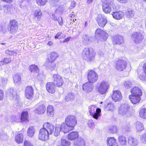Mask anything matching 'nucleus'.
Returning a JSON list of instances; mask_svg holds the SVG:
<instances>
[{"mask_svg":"<svg viewBox=\"0 0 146 146\" xmlns=\"http://www.w3.org/2000/svg\"><path fill=\"white\" fill-rule=\"evenodd\" d=\"M56 21H57L59 25L61 26L63 24L62 19V18H58Z\"/></svg>","mask_w":146,"mask_h":146,"instance_id":"69168bd1","label":"nucleus"},{"mask_svg":"<svg viewBox=\"0 0 146 146\" xmlns=\"http://www.w3.org/2000/svg\"><path fill=\"white\" fill-rule=\"evenodd\" d=\"M82 42L86 44H88L90 40L88 36L86 35H84L82 37Z\"/></svg>","mask_w":146,"mask_h":146,"instance_id":"09e8293b","label":"nucleus"},{"mask_svg":"<svg viewBox=\"0 0 146 146\" xmlns=\"http://www.w3.org/2000/svg\"><path fill=\"white\" fill-rule=\"evenodd\" d=\"M95 34L96 38L99 37L101 41L102 42L106 41L108 36V35L106 32L100 29H97Z\"/></svg>","mask_w":146,"mask_h":146,"instance_id":"9d476101","label":"nucleus"},{"mask_svg":"<svg viewBox=\"0 0 146 146\" xmlns=\"http://www.w3.org/2000/svg\"><path fill=\"white\" fill-rule=\"evenodd\" d=\"M7 79L3 78L2 77H0V85L1 86H5L7 83Z\"/></svg>","mask_w":146,"mask_h":146,"instance_id":"603ef678","label":"nucleus"},{"mask_svg":"<svg viewBox=\"0 0 146 146\" xmlns=\"http://www.w3.org/2000/svg\"><path fill=\"white\" fill-rule=\"evenodd\" d=\"M139 113L141 117L144 119L146 118V109L145 108L141 109Z\"/></svg>","mask_w":146,"mask_h":146,"instance_id":"37998d69","label":"nucleus"},{"mask_svg":"<svg viewBox=\"0 0 146 146\" xmlns=\"http://www.w3.org/2000/svg\"><path fill=\"white\" fill-rule=\"evenodd\" d=\"M90 115L93 118L97 119L101 115V110L97 108L95 105H91L88 107Z\"/></svg>","mask_w":146,"mask_h":146,"instance_id":"423d86ee","label":"nucleus"},{"mask_svg":"<svg viewBox=\"0 0 146 146\" xmlns=\"http://www.w3.org/2000/svg\"><path fill=\"white\" fill-rule=\"evenodd\" d=\"M43 127L39 131L38 138L42 141H45L48 139L49 135L54 132V126L53 124L46 122L44 124Z\"/></svg>","mask_w":146,"mask_h":146,"instance_id":"f257e3e1","label":"nucleus"},{"mask_svg":"<svg viewBox=\"0 0 146 146\" xmlns=\"http://www.w3.org/2000/svg\"><path fill=\"white\" fill-rule=\"evenodd\" d=\"M143 38V35L139 32H134L132 35V38L136 44L140 43Z\"/></svg>","mask_w":146,"mask_h":146,"instance_id":"4468645a","label":"nucleus"},{"mask_svg":"<svg viewBox=\"0 0 146 146\" xmlns=\"http://www.w3.org/2000/svg\"><path fill=\"white\" fill-rule=\"evenodd\" d=\"M109 130L111 133H115L117 131V128L116 126H113L109 129Z\"/></svg>","mask_w":146,"mask_h":146,"instance_id":"13d9d810","label":"nucleus"},{"mask_svg":"<svg viewBox=\"0 0 146 146\" xmlns=\"http://www.w3.org/2000/svg\"><path fill=\"white\" fill-rule=\"evenodd\" d=\"M54 109L52 106H49L47 108V115L50 117L53 116L54 113Z\"/></svg>","mask_w":146,"mask_h":146,"instance_id":"473e14b6","label":"nucleus"},{"mask_svg":"<svg viewBox=\"0 0 146 146\" xmlns=\"http://www.w3.org/2000/svg\"><path fill=\"white\" fill-rule=\"evenodd\" d=\"M84 58L88 61H91L94 58L96 53L92 49L85 48L83 51Z\"/></svg>","mask_w":146,"mask_h":146,"instance_id":"20e7f679","label":"nucleus"},{"mask_svg":"<svg viewBox=\"0 0 146 146\" xmlns=\"http://www.w3.org/2000/svg\"><path fill=\"white\" fill-rule=\"evenodd\" d=\"M96 20L99 25L101 27H104L107 23L106 17L103 14L98 15Z\"/></svg>","mask_w":146,"mask_h":146,"instance_id":"9b49d317","label":"nucleus"},{"mask_svg":"<svg viewBox=\"0 0 146 146\" xmlns=\"http://www.w3.org/2000/svg\"><path fill=\"white\" fill-rule=\"evenodd\" d=\"M42 15V13L40 9L38 8L36 9L34 13V19L37 21L40 20Z\"/></svg>","mask_w":146,"mask_h":146,"instance_id":"7c9ffc66","label":"nucleus"},{"mask_svg":"<svg viewBox=\"0 0 146 146\" xmlns=\"http://www.w3.org/2000/svg\"><path fill=\"white\" fill-rule=\"evenodd\" d=\"M29 69L31 72L34 73L35 76H37L39 75V70L36 65H31L29 67Z\"/></svg>","mask_w":146,"mask_h":146,"instance_id":"bb28decb","label":"nucleus"},{"mask_svg":"<svg viewBox=\"0 0 146 146\" xmlns=\"http://www.w3.org/2000/svg\"><path fill=\"white\" fill-rule=\"evenodd\" d=\"M45 67L51 70L54 69L55 67L56 64L53 62L46 61L45 64Z\"/></svg>","mask_w":146,"mask_h":146,"instance_id":"e433bc0d","label":"nucleus"},{"mask_svg":"<svg viewBox=\"0 0 146 146\" xmlns=\"http://www.w3.org/2000/svg\"><path fill=\"white\" fill-rule=\"evenodd\" d=\"M103 4H110L111 6L112 9L113 10L116 9V6L114 3L113 0H102Z\"/></svg>","mask_w":146,"mask_h":146,"instance_id":"f704fd0d","label":"nucleus"},{"mask_svg":"<svg viewBox=\"0 0 146 146\" xmlns=\"http://www.w3.org/2000/svg\"><path fill=\"white\" fill-rule=\"evenodd\" d=\"M135 127L137 132H139L144 129V125L141 122H137L136 123Z\"/></svg>","mask_w":146,"mask_h":146,"instance_id":"58836bf2","label":"nucleus"},{"mask_svg":"<svg viewBox=\"0 0 146 146\" xmlns=\"http://www.w3.org/2000/svg\"><path fill=\"white\" fill-rule=\"evenodd\" d=\"M127 66L126 62L122 60L117 61L116 64V68L119 71H122L124 70Z\"/></svg>","mask_w":146,"mask_h":146,"instance_id":"2eb2a0df","label":"nucleus"},{"mask_svg":"<svg viewBox=\"0 0 146 146\" xmlns=\"http://www.w3.org/2000/svg\"><path fill=\"white\" fill-rule=\"evenodd\" d=\"M10 6L7 5H4L2 10L4 11V13H7L10 11Z\"/></svg>","mask_w":146,"mask_h":146,"instance_id":"5fc2aeb1","label":"nucleus"},{"mask_svg":"<svg viewBox=\"0 0 146 146\" xmlns=\"http://www.w3.org/2000/svg\"><path fill=\"white\" fill-rule=\"evenodd\" d=\"M129 105L127 104H121L118 108L119 114L124 117L128 116L130 115L129 111Z\"/></svg>","mask_w":146,"mask_h":146,"instance_id":"39448f33","label":"nucleus"},{"mask_svg":"<svg viewBox=\"0 0 146 146\" xmlns=\"http://www.w3.org/2000/svg\"><path fill=\"white\" fill-rule=\"evenodd\" d=\"M88 127L91 129H92L94 127V123L92 119L89 120L88 123Z\"/></svg>","mask_w":146,"mask_h":146,"instance_id":"052dcab7","label":"nucleus"},{"mask_svg":"<svg viewBox=\"0 0 146 146\" xmlns=\"http://www.w3.org/2000/svg\"><path fill=\"white\" fill-rule=\"evenodd\" d=\"M35 108V113L39 115L44 114L46 110L45 105L40 102L36 105Z\"/></svg>","mask_w":146,"mask_h":146,"instance_id":"ddd939ff","label":"nucleus"},{"mask_svg":"<svg viewBox=\"0 0 146 146\" xmlns=\"http://www.w3.org/2000/svg\"><path fill=\"white\" fill-rule=\"evenodd\" d=\"M8 138V136L5 134H2L0 136V139L2 140H6Z\"/></svg>","mask_w":146,"mask_h":146,"instance_id":"0e129e2a","label":"nucleus"},{"mask_svg":"<svg viewBox=\"0 0 146 146\" xmlns=\"http://www.w3.org/2000/svg\"><path fill=\"white\" fill-rule=\"evenodd\" d=\"M87 77L88 82L92 84L97 81L98 79V75L93 70H90L88 72Z\"/></svg>","mask_w":146,"mask_h":146,"instance_id":"1a4fd4ad","label":"nucleus"},{"mask_svg":"<svg viewBox=\"0 0 146 146\" xmlns=\"http://www.w3.org/2000/svg\"><path fill=\"white\" fill-rule=\"evenodd\" d=\"M141 87H134L131 90L130 92L132 94L141 96L142 94Z\"/></svg>","mask_w":146,"mask_h":146,"instance_id":"aec40b11","label":"nucleus"},{"mask_svg":"<svg viewBox=\"0 0 146 146\" xmlns=\"http://www.w3.org/2000/svg\"><path fill=\"white\" fill-rule=\"evenodd\" d=\"M79 136L78 133L76 131L70 132L68 135V138L70 141L74 140Z\"/></svg>","mask_w":146,"mask_h":146,"instance_id":"cd10ccee","label":"nucleus"},{"mask_svg":"<svg viewBox=\"0 0 146 146\" xmlns=\"http://www.w3.org/2000/svg\"><path fill=\"white\" fill-rule=\"evenodd\" d=\"M106 143L107 146H118L116 139L113 137H108Z\"/></svg>","mask_w":146,"mask_h":146,"instance_id":"a211bd4d","label":"nucleus"},{"mask_svg":"<svg viewBox=\"0 0 146 146\" xmlns=\"http://www.w3.org/2000/svg\"><path fill=\"white\" fill-rule=\"evenodd\" d=\"M128 142L129 145L133 146H134L137 144V139L132 137H128Z\"/></svg>","mask_w":146,"mask_h":146,"instance_id":"c9c22d12","label":"nucleus"},{"mask_svg":"<svg viewBox=\"0 0 146 146\" xmlns=\"http://www.w3.org/2000/svg\"><path fill=\"white\" fill-rule=\"evenodd\" d=\"M112 98L115 102L121 100L122 99V96L120 91L118 90L113 91Z\"/></svg>","mask_w":146,"mask_h":146,"instance_id":"f3484780","label":"nucleus"},{"mask_svg":"<svg viewBox=\"0 0 146 146\" xmlns=\"http://www.w3.org/2000/svg\"><path fill=\"white\" fill-rule=\"evenodd\" d=\"M23 136L22 134L20 133L17 135L15 136V140L17 143H20L23 141Z\"/></svg>","mask_w":146,"mask_h":146,"instance_id":"4c0bfd02","label":"nucleus"},{"mask_svg":"<svg viewBox=\"0 0 146 146\" xmlns=\"http://www.w3.org/2000/svg\"><path fill=\"white\" fill-rule=\"evenodd\" d=\"M109 82L105 80H103L97 86L98 92L102 95H106L109 88Z\"/></svg>","mask_w":146,"mask_h":146,"instance_id":"7ed1b4c3","label":"nucleus"},{"mask_svg":"<svg viewBox=\"0 0 146 146\" xmlns=\"http://www.w3.org/2000/svg\"><path fill=\"white\" fill-rule=\"evenodd\" d=\"M48 0H36V2L39 6H43L45 5Z\"/></svg>","mask_w":146,"mask_h":146,"instance_id":"49530a36","label":"nucleus"},{"mask_svg":"<svg viewBox=\"0 0 146 146\" xmlns=\"http://www.w3.org/2000/svg\"><path fill=\"white\" fill-rule=\"evenodd\" d=\"M134 15V12L132 10L129 9L126 13V15L127 18H131L133 17Z\"/></svg>","mask_w":146,"mask_h":146,"instance_id":"a18cd8bd","label":"nucleus"},{"mask_svg":"<svg viewBox=\"0 0 146 146\" xmlns=\"http://www.w3.org/2000/svg\"><path fill=\"white\" fill-rule=\"evenodd\" d=\"M75 98V95L73 93H68L65 98V100L68 102L72 100H74Z\"/></svg>","mask_w":146,"mask_h":146,"instance_id":"a19ab883","label":"nucleus"},{"mask_svg":"<svg viewBox=\"0 0 146 146\" xmlns=\"http://www.w3.org/2000/svg\"><path fill=\"white\" fill-rule=\"evenodd\" d=\"M102 9L104 13L106 14L110 13L113 9L111 6L110 4H103L102 5Z\"/></svg>","mask_w":146,"mask_h":146,"instance_id":"a878e982","label":"nucleus"},{"mask_svg":"<svg viewBox=\"0 0 146 146\" xmlns=\"http://www.w3.org/2000/svg\"><path fill=\"white\" fill-rule=\"evenodd\" d=\"M65 122L68 125L73 129L77 123V119L75 116L70 115L66 117Z\"/></svg>","mask_w":146,"mask_h":146,"instance_id":"0eeeda50","label":"nucleus"},{"mask_svg":"<svg viewBox=\"0 0 146 146\" xmlns=\"http://www.w3.org/2000/svg\"><path fill=\"white\" fill-rule=\"evenodd\" d=\"M139 78L141 80L143 81H146V74L144 73L143 72L139 76Z\"/></svg>","mask_w":146,"mask_h":146,"instance_id":"680f3d73","label":"nucleus"},{"mask_svg":"<svg viewBox=\"0 0 146 146\" xmlns=\"http://www.w3.org/2000/svg\"><path fill=\"white\" fill-rule=\"evenodd\" d=\"M123 85L124 87L127 89H129L132 86V82L129 80H127L124 82Z\"/></svg>","mask_w":146,"mask_h":146,"instance_id":"de8ad7c7","label":"nucleus"},{"mask_svg":"<svg viewBox=\"0 0 146 146\" xmlns=\"http://www.w3.org/2000/svg\"><path fill=\"white\" fill-rule=\"evenodd\" d=\"M14 82L15 84H19L21 83V79L20 76L18 74L15 75L13 78Z\"/></svg>","mask_w":146,"mask_h":146,"instance_id":"79ce46f5","label":"nucleus"},{"mask_svg":"<svg viewBox=\"0 0 146 146\" xmlns=\"http://www.w3.org/2000/svg\"><path fill=\"white\" fill-rule=\"evenodd\" d=\"M112 15L113 18L117 20H120L122 19L124 16V13L122 11L118 12H113Z\"/></svg>","mask_w":146,"mask_h":146,"instance_id":"393cba45","label":"nucleus"},{"mask_svg":"<svg viewBox=\"0 0 146 146\" xmlns=\"http://www.w3.org/2000/svg\"><path fill=\"white\" fill-rule=\"evenodd\" d=\"M106 109L107 110L112 111L114 109V106L112 103H109L106 107Z\"/></svg>","mask_w":146,"mask_h":146,"instance_id":"4d7b16f0","label":"nucleus"},{"mask_svg":"<svg viewBox=\"0 0 146 146\" xmlns=\"http://www.w3.org/2000/svg\"><path fill=\"white\" fill-rule=\"evenodd\" d=\"M18 23L15 20L11 21L10 22L9 27L8 28L9 31L12 33H15L18 30Z\"/></svg>","mask_w":146,"mask_h":146,"instance_id":"dca6fc26","label":"nucleus"},{"mask_svg":"<svg viewBox=\"0 0 146 146\" xmlns=\"http://www.w3.org/2000/svg\"><path fill=\"white\" fill-rule=\"evenodd\" d=\"M75 146H85V144L83 139L79 138L74 143Z\"/></svg>","mask_w":146,"mask_h":146,"instance_id":"72a5a7b5","label":"nucleus"},{"mask_svg":"<svg viewBox=\"0 0 146 146\" xmlns=\"http://www.w3.org/2000/svg\"><path fill=\"white\" fill-rule=\"evenodd\" d=\"M140 139L142 143L146 144V133L141 135L140 137Z\"/></svg>","mask_w":146,"mask_h":146,"instance_id":"6e6d98bb","label":"nucleus"},{"mask_svg":"<svg viewBox=\"0 0 146 146\" xmlns=\"http://www.w3.org/2000/svg\"><path fill=\"white\" fill-rule=\"evenodd\" d=\"M141 65L142 67L143 72L146 74V61L145 60L142 62Z\"/></svg>","mask_w":146,"mask_h":146,"instance_id":"bf43d9fd","label":"nucleus"},{"mask_svg":"<svg viewBox=\"0 0 146 146\" xmlns=\"http://www.w3.org/2000/svg\"><path fill=\"white\" fill-rule=\"evenodd\" d=\"M140 96L133 94L129 95V98L131 102L133 104L139 103L141 100Z\"/></svg>","mask_w":146,"mask_h":146,"instance_id":"4be33fe9","label":"nucleus"},{"mask_svg":"<svg viewBox=\"0 0 146 146\" xmlns=\"http://www.w3.org/2000/svg\"><path fill=\"white\" fill-rule=\"evenodd\" d=\"M11 58H4V60L0 62V65H3V64H8L11 62Z\"/></svg>","mask_w":146,"mask_h":146,"instance_id":"3c124183","label":"nucleus"},{"mask_svg":"<svg viewBox=\"0 0 146 146\" xmlns=\"http://www.w3.org/2000/svg\"><path fill=\"white\" fill-rule=\"evenodd\" d=\"M35 132V129L33 126L30 127L28 129L27 131L28 135L30 137H32Z\"/></svg>","mask_w":146,"mask_h":146,"instance_id":"c03bdc74","label":"nucleus"},{"mask_svg":"<svg viewBox=\"0 0 146 146\" xmlns=\"http://www.w3.org/2000/svg\"><path fill=\"white\" fill-rule=\"evenodd\" d=\"M83 89L86 92H89L92 91L93 88V84L89 82L84 84L82 86Z\"/></svg>","mask_w":146,"mask_h":146,"instance_id":"b1692460","label":"nucleus"},{"mask_svg":"<svg viewBox=\"0 0 146 146\" xmlns=\"http://www.w3.org/2000/svg\"><path fill=\"white\" fill-rule=\"evenodd\" d=\"M24 146H33L32 143L29 141H25L24 143Z\"/></svg>","mask_w":146,"mask_h":146,"instance_id":"e2e57ef3","label":"nucleus"},{"mask_svg":"<svg viewBox=\"0 0 146 146\" xmlns=\"http://www.w3.org/2000/svg\"><path fill=\"white\" fill-rule=\"evenodd\" d=\"M70 145V143L66 139H61L60 146H69Z\"/></svg>","mask_w":146,"mask_h":146,"instance_id":"8fccbe9b","label":"nucleus"},{"mask_svg":"<svg viewBox=\"0 0 146 146\" xmlns=\"http://www.w3.org/2000/svg\"><path fill=\"white\" fill-rule=\"evenodd\" d=\"M73 130L65 122V123H63L61 124L56 125L54 135L55 136H57L60 135L61 131L63 132L64 133H66L70 131Z\"/></svg>","mask_w":146,"mask_h":146,"instance_id":"f03ea898","label":"nucleus"},{"mask_svg":"<svg viewBox=\"0 0 146 146\" xmlns=\"http://www.w3.org/2000/svg\"><path fill=\"white\" fill-rule=\"evenodd\" d=\"M8 118H10L9 119L6 118V120L8 121H10L11 122H18L21 121L20 115H13L11 117L8 116Z\"/></svg>","mask_w":146,"mask_h":146,"instance_id":"c85d7f7f","label":"nucleus"},{"mask_svg":"<svg viewBox=\"0 0 146 146\" xmlns=\"http://www.w3.org/2000/svg\"><path fill=\"white\" fill-rule=\"evenodd\" d=\"M118 142L121 145H126L127 143V139L126 137L123 135H121L118 137L117 139Z\"/></svg>","mask_w":146,"mask_h":146,"instance_id":"2f4dec72","label":"nucleus"},{"mask_svg":"<svg viewBox=\"0 0 146 146\" xmlns=\"http://www.w3.org/2000/svg\"><path fill=\"white\" fill-rule=\"evenodd\" d=\"M113 43L114 44H120L124 42L123 37L119 35H117L113 36L112 38Z\"/></svg>","mask_w":146,"mask_h":146,"instance_id":"412c9836","label":"nucleus"},{"mask_svg":"<svg viewBox=\"0 0 146 146\" xmlns=\"http://www.w3.org/2000/svg\"><path fill=\"white\" fill-rule=\"evenodd\" d=\"M7 95L9 96L10 98L15 101L16 103H18L19 101V97L17 95L15 91H14L13 88H11L6 92Z\"/></svg>","mask_w":146,"mask_h":146,"instance_id":"6e6552de","label":"nucleus"},{"mask_svg":"<svg viewBox=\"0 0 146 146\" xmlns=\"http://www.w3.org/2000/svg\"><path fill=\"white\" fill-rule=\"evenodd\" d=\"M20 7L23 9H24L26 8V6L25 4V2L23 1L20 5Z\"/></svg>","mask_w":146,"mask_h":146,"instance_id":"338daca9","label":"nucleus"},{"mask_svg":"<svg viewBox=\"0 0 146 146\" xmlns=\"http://www.w3.org/2000/svg\"><path fill=\"white\" fill-rule=\"evenodd\" d=\"M33 90L31 86H28L26 87L25 96L27 98L31 99L33 97Z\"/></svg>","mask_w":146,"mask_h":146,"instance_id":"6ab92c4d","label":"nucleus"},{"mask_svg":"<svg viewBox=\"0 0 146 146\" xmlns=\"http://www.w3.org/2000/svg\"><path fill=\"white\" fill-rule=\"evenodd\" d=\"M60 1V0H49V3L51 5L54 6L58 5Z\"/></svg>","mask_w":146,"mask_h":146,"instance_id":"864d4df0","label":"nucleus"},{"mask_svg":"<svg viewBox=\"0 0 146 146\" xmlns=\"http://www.w3.org/2000/svg\"><path fill=\"white\" fill-rule=\"evenodd\" d=\"M53 82L56 87L62 86L64 82L62 77L57 74H54L53 76Z\"/></svg>","mask_w":146,"mask_h":146,"instance_id":"f8f14e48","label":"nucleus"},{"mask_svg":"<svg viewBox=\"0 0 146 146\" xmlns=\"http://www.w3.org/2000/svg\"><path fill=\"white\" fill-rule=\"evenodd\" d=\"M28 113L27 111H24L22 112L20 117L21 121L22 123H26L28 121Z\"/></svg>","mask_w":146,"mask_h":146,"instance_id":"c756f323","label":"nucleus"},{"mask_svg":"<svg viewBox=\"0 0 146 146\" xmlns=\"http://www.w3.org/2000/svg\"><path fill=\"white\" fill-rule=\"evenodd\" d=\"M4 98V93L3 91L0 90V100L3 99Z\"/></svg>","mask_w":146,"mask_h":146,"instance_id":"774afa93","label":"nucleus"},{"mask_svg":"<svg viewBox=\"0 0 146 146\" xmlns=\"http://www.w3.org/2000/svg\"><path fill=\"white\" fill-rule=\"evenodd\" d=\"M46 89L49 93H54L55 92V85L53 82H48L46 85Z\"/></svg>","mask_w":146,"mask_h":146,"instance_id":"5701e85b","label":"nucleus"},{"mask_svg":"<svg viewBox=\"0 0 146 146\" xmlns=\"http://www.w3.org/2000/svg\"><path fill=\"white\" fill-rule=\"evenodd\" d=\"M58 56V55L57 53L54 52H52L51 53L50 57L48 58L47 61L53 62Z\"/></svg>","mask_w":146,"mask_h":146,"instance_id":"ea45409f","label":"nucleus"}]
</instances>
